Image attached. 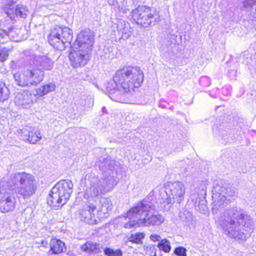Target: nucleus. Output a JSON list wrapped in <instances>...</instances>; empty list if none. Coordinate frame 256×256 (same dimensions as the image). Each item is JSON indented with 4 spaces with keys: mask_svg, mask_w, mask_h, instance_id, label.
<instances>
[{
    "mask_svg": "<svg viewBox=\"0 0 256 256\" xmlns=\"http://www.w3.org/2000/svg\"><path fill=\"white\" fill-rule=\"evenodd\" d=\"M10 92L8 89L4 86L0 84V101L6 100L8 98Z\"/></svg>",
    "mask_w": 256,
    "mask_h": 256,
    "instance_id": "bb28decb",
    "label": "nucleus"
},
{
    "mask_svg": "<svg viewBox=\"0 0 256 256\" xmlns=\"http://www.w3.org/2000/svg\"><path fill=\"white\" fill-rule=\"evenodd\" d=\"M6 189L2 188L0 189V210L2 212H8L14 208V203L12 202L10 196L6 198Z\"/></svg>",
    "mask_w": 256,
    "mask_h": 256,
    "instance_id": "f8f14e48",
    "label": "nucleus"
},
{
    "mask_svg": "<svg viewBox=\"0 0 256 256\" xmlns=\"http://www.w3.org/2000/svg\"><path fill=\"white\" fill-rule=\"evenodd\" d=\"M256 4V0H244L243 2L244 7L246 8H252Z\"/></svg>",
    "mask_w": 256,
    "mask_h": 256,
    "instance_id": "f704fd0d",
    "label": "nucleus"
},
{
    "mask_svg": "<svg viewBox=\"0 0 256 256\" xmlns=\"http://www.w3.org/2000/svg\"><path fill=\"white\" fill-rule=\"evenodd\" d=\"M158 248L160 250L164 251L166 253H169L172 249L170 242L166 239L161 240L160 242L158 244Z\"/></svg>",
    "mask_w": 256,
    "mask_h": 256,
    "instance_id": "a878e982",
    "label": "nucleus"
},
{
    "mask_svg": "<svg viewBox=\"0 0 256 256\" xmlns=\"http://www.w3.org/2000/svg\"><path fill=\"white\" fill-rule=\"evenodd\" d=\"M94 32L90 30L80 32L78 35L74 46L77 52L73 56L72 60L75 68L84 66L89 60V54L94 44Z\"/></svg>",
    "mask_w": 256,
    "mask_h": 256,
    "instance_id": "20e7f679",
    "label": "nucleus"
},
{
    "mask_svg": "<svg viewBox=\"0 0 256 256\" xmlns=\"http://www.w3.org/2000/svg\"><path fill=\"white\" fill-rule=\"evenodd\" d=\"M56 85L50 83L38 88L36 90L37 95L39 96H43L50 92L54 91Z\"/></svg>",
    "mask_w": 256,
    "mask_h": 256,
    "instance_id": "412c9836",
    "label": "nucleus"
},
{
    "mask_svg": "<svg viewBox=\"0 0 256 256\" xmlns=\"http://www.w3.org/2000/svg\"><path fill=\"white\" fill-rule=\"evenodd\" d=\"M156 208L153 204L143 200L132 208L130 216L135 215L140 220L139 223L146 226H157L164 222V217L157 213L153 214Z\"/></svg>",
    "mask_w": 256,
    "mask_h": 256,
    "instance_id": "39448f33",
    "label": "nucleus"
},
{
    "mask_svg": "<svg viewBox=\"0 0 256 256\" xmlns=\"http://www.w3.org/2000/svg\"><path fill=\"white\" fill-rule=\"evenodd\" d=\"M74 48H75L76 49L74 46ZM74 51H75L74 53L72 54V56H70V60H71V61H72V59H74V58H73V56H74V54L76 52H77V50H74ZM72 63H73V62H72ZM72 65H74V64H72ZM74 66V67H75L74 66Z\"/></svg>",
    "mask_w": 256,
    "mask_h": 256,
    "instance_id": "58836bf2",
    "label": "nucleus"
},
{
    "mask_svg": "<svg viewBox=\"0 0 256 256\" xmlns=\"http://www.w3.org/2000/svg\"><path fill=\"white\" fill-rule=\"evenodd\" d=\"M50 245V252H52V254H60L64 252L66 250L65 244L59 240L52 239Z\"/></svg>",
    "mask_w": 256,
    "mask_h": 256,
    "instance_id": "f3484780",
    "label": "nucleus"
},
{
    "mask_svg": "<svg viewBox=\"0 0 256 256\" xmlns=\"http://www.w3.org/2000/svg\"><path fill=\"white\" fill-rule=\"evenodd\" d=\"M144 238V234L138 233L130 238V241L136 244H140Z\"/></svg>",
    "mask_w": 256,
    "mask_h": 256,
    "instance_id": "7c9ffc66",
    "label": "nucleus"
},
{
    "mask_svg": "<svg viewBox=\"0 0 256 256\" xmlns=\"http://www.w3.org/2000/svg\"><path fill=\"white\" fill-rule=\"evenodd\" d=\"M174 253L178 256H187L186 250L184 247L176 248Z\"/></svg>",
    "mask_w": 256,
    "mask_h": 256,
    "instance_id": "473e14b6",
    "label": "nucleus"
},
{
    "mask_svg": "<svg viewBox=\"0 0 256 256\" xmlns=\"http://www.w3.org/2000/svg\"><path fill=\"white\" fill-rule=\"evenodd\" d=\"M42 244L44 246H47L48 244L47 242H42Z\"/></svg>",
    "mask_w": 256,
    "mask_h": 256,
    "instance_id": "ea45409f",
    "label": "nucleus"
},
{
    "mask_svg": "<svg viewBox=\"0 0 256 256\" xmlns=\"http://www.w3.org/2000/svg\"><path fill=\"white\" fill-rule=\"evenodd\" d=\"M202 208H203V210L202 211V212H204V213H205V212H207V207L206 206H204V205H202Z\"/></svg>",
    "mask_w": 256,
    "mask_h": 256,
    "instance_id": "4c0bfd02",
    "label": "nucleus"
},
{
    "mask_svg": "<svg viewBox=\"0 0 256 256\" xmlns=\"http://www.w3.org/2000/svg\"><path fill=\"white\" fill-rule=\"evenodd\" d=\"M56 28L64 44L66 45V44H70L73 40L72 30L67 27L62 28L60 26H56Z\"/></svg>",
    "mask_w": 256,
    "mask_h": 256,
    "instance_id": "6ab92c4d",
    "label": "nucleus"
},
{
    "mask_svg": "<svg viewBox=\"0 0 256 256\" xmlns=\"http://www.w3.org/2000/svg\"><path fill=\"white\" fill-rule=\"evenodd\" d=\"M102 204L101 211L104 214H108L112 209V204L110 201L106 198H102L100 200Z\"/></svg>",
    "mask_w": 256,
    "mask_h": 256,
    "instance_id": "393cba45",
    "label": "nucleus"
},
{
    "mask_svg": "<svg viewBox=\"0 0 256 256\" xmlns=\"http://www.w3.org/2000/svg\"><path fill=\"white\" fill-rule=\"evenodd\" d=\"M37 64H39L44 70H52L54 62L48 56H42L37 57L36 60Z\"/></svg>",
    "mask_w": 256,
    "mask_h": 256,
    "instance_id": "aec40b11",
    "label": "nucleus"
},
{
    "mask_svg": "<svg viewBox=\"0 0 256 256\" xmlns=\"http://www.w3.org/2000/svg\"><path fill=\"white\" fill-rule=\"evenodd\" d=\"M80 249L90 256H100L102 248L99 244L88 242L82 245Z\"/></svg>",
    "mask_w": 256,
    "mask_h": 256,
    "instance_id": "4468645a",
    "label": "nucleus"
},
{
    "mask_svg": "<svg viewBox=\"0 0 256 256\" xmlns=\"http://www.w3.org/2000/svg\"><path fill=\"white\" fill-rule=\"evenodd\" d=\"M132 14L134 20L144 28L154 26L162 20L160 12L154 8L139 6Z\"/></svg>",
    "mask_w": 256,
    "mask_h": 256,
    "instance_id": "0eeeda50",
    "label": "nucleus"
},
{
    "mask_svg": "<svg viewBox=\"0 0 256 256\" xmlns=\"http://www.w3.org/2000/svg\"><path fill=\"white\" fill-rule=\"evenodd\" d=\"M18 104L22 106H27L32 104V95L28 91L22 90L17 94Z\"/></svg>",
    "mask_w": 256,
    "mask_h": 256,
    "instance_id": "a211bd4d",
    "label": "nucleus"
},
{
    "mask_svg": "<svg viewBox=\"0 0 256 256\" xmlns=\"http://www.w3.org/2000/svg\"><path fill=\"white\" fill-rule=\"evenodd\" d=\"M216 221L224 234L232 238L246 240L255 228L251 217L237 206L224 210Z\"/></svg>",
    "mask_w": 256,
    "mask_h": 256,
    "instance_id": "f03ea898",
    "label": "nucleus"
},
{
    "mask_svg": "<svg viewBox=\"0 0 256 256\" xmlns=\"http://www.w3.org/2000/svg\"><path fill=\"white\" fill-rule=\"evenodd\" d=\"M26 74L30 75V85L36 86L40 84L44 78V72L40 70H26Z\"/></svg>",
    "mask_w": 256,
    "mask_h": 256,
    "instance_id": "dca6fc26",
    "label": "nucleus"
},
{
    "mask_svg": "<svg viewBox=\"0 0 256 256\" xmlns=\"http://www.w3.org/2000/svg\"><path fill=\"white\" fill-rule=\"evenodd\" d=\"M132 210V208H131L127 213V218L130 220V222L126 223L124 226V227L127 229L134 228L137 225L138 226H142V224L139 223L140 220L137 218L135 215L134 214L130 216V214H129Z\"/></svg>",
    "mask_w": 256,
    "mask_h": 256,
    "instance_id": "4be33fe9",
    "label": "nucleus"
},
{
    "mask_svg": "<svg viewBox=\"0 0 256 256\" xmlns=\"http://www.w3.org/2000/svg\"><path fill=\"white\" fill-rule=\"evenodd\" d=\"M48 40L50 44L56 50L61 51L64 50L66 48L64 42L62 40L56 28L52 31L48 36Z\"/></svg>",
    "mask_w": 256,
    "mask_h": 256,
    "instance_id": "ddd939ff",
    "label": "nucleus"
},
{
    "mask_svg": "<svg viewBox=\"0 0 256 256\" xmlns=\"http://www.w3.org/2000/svg\"><path fill=\"white\" fill-rule=\"evenodd\" d=\"M227 186L222 182L220 184H216L214 188L213 196L218 194L220 196H226L225 194L227 192Z\"/></svg>",
    "mask_w": 256,
    "mask_h": 256,
    "instance_id": "b1692460",
    "label": "nucleus"
},
{
    "mask_svg": "<svg viewBox=\"0 0 256 256\" xmlns=\"http://www.w3.org/2000/svg\"><path fill=\"white\" fill-rule=\"evenodd\" d=\"M18 136L24 141H28L30 144H35L42 139L40 132H34L32 128L30 126H26L22 130L18 131Z\"/></svg>",
    "mask_w": 256,
    "mask_h": 256,
    "instance_id": "9b49d317",
    "label": "nucleus"
},
{
    "mask_svg": "<svg viewBox=\"0 0 256 256\" xmlns=\"http://www.w3.org/2000/svg\"><path fill=\"white\" fill-rule=\"evenodd\" d=\"M11 6H12L10 4H8L6 7V14L8 15L10 14V10H13L14 8V7L12 8Z\"/></svg>",
    "mask_w": 256,
    "mask_h": 256,
    "instance_id": "e433bc0d",
    "label": "nucleus"
},
{
    "mask_svg": "<svg viewBox=\"0 0 256 256\" xmlns=\"http://www.w3.org/2000/svg\"><path fill=\"white\" fill-rule=\"evenodd\" d=\"M28 10L23 6H17V16H19L21 18H26L28 16Z\"/></svg>",
    "mask_w": 256,
    "mask_h": 256,
    "instance_id": "c756f323",
    "label": "nucleus"
},
{
    "mask_svg": "<svg viewBox=\"0 0 256 256\" xmlns=\"http://www.w3.org/2000/svg\"><path fill=\"white\" fill-rule=\"evenodd\" d=\"M74 184L72 181L62 180L52 190L48 198V204L51 207L58 209L64 206L72 193Z\"/></svg>",
    "mask_w": 256,
    "mask_h": 256,
    "instance_id": "423d86ee",
    "label": "nucleus"
},
{
    "mask_svg": "<svg viewBox=\"0 0 256 256\" xmlns=\"http://www.w3.org/2000/svg\"><path fill=\"white\" fill-rule=\"evenodd\" d=\"M184 216H185L186 220H184L186 222V224L190 225L192 224V222L194 220V216L190 212H186L184 214Z\"/></svg>",
    "mask_w": 256,
    "mask_h": 256,
    "instance_id": "72a5a7b5",
    "label": "nucleus"
},
{
    "mask_svg": "<svg viewBox=\"0 0 256 256\" xmlns=\"http://www.w3.org/2000/svg\"><path fill=\"white\" fill-rule=\"evenodd\" d=\"M96 207L92 204H86L79 210L80 218L82 222L89 224H94L96 223L94 212Z\"/></svg>",
    "mask_w": 256,
    "mask_h": 256,
    "instance_id": "1a4fd4ad",
    "label": "nucleus"
},
{
    "mask_svg": "<svg viewBox=\"0 0 256 256\" xmlns=\"http://www.w3.org/2000/svg\"><path fill=\"white\" fill-rule=\"evenodd\" d=\"M150 239L151 240L153 241L154 242H161L162 238L160 236L156 234H152L150 236Z\"/></svg>",
    "mask_w": 256,
    "mask_h": 256,
    "instance_id": "c9c22d12",
    "label": "nucleus"
},
{
    "mask_svg": "<svg viewBox=\"0 0 256 256\" xmlns=\"http://www.w3.org/2000/svg\"><path fill=\"white\" fill-rule=\"evenodd\" d=\"M18 194L24 198H29L36 192L38 182L35 177L26 172L17 174Z\"/></svg>",
    "mask_w": 256,
    "mask_h": 256,
    "instance_id": "6e6552de",
    "label": "nucleus"
},
{
    "mask_svg": "<svg viewBox=\"0 0 256 256\" xmlns=\"http://www.w3.org/2000/svg\"><path fill=\"white\" fill-rule=\"evenodd\" d=\"M144 74L139 67H124L118 70L112 80L106 82L104 88L110 94V98L116 102L126 103L128 94L142 86Z\"/></svg>",
    "mask_w": 256,
    "mask_h": 256,
    "instance_id": "f257e3e1",
    "label": "nucleus"
},
{
    "mask_svg": "<svg viewBox=\"0 0 256 256\" xmlns=\"http://www.w3.org/2000/svg\"><path fill=\"white\" fill-rule=\"evenodd\" d=\"M96 166L103 176L100 178L90 174L88 178L89 186L84 194V198L87 200L100 197L110 192L115 186L114 174L118 166L116 162L110 157L101 158Z\"/></svg>",
    "mask_w": 256,
    "mask_h": 256,
    "instance_id": "7ed1b4c3",
    "label": "nucleus"
},
{
    "mask_svg": "<svg viewBox=\"0 0 256 256\" xmlns=\"http://www.w3.org/2000/svg\"><path fill=\"white\" fill-rule=\"evenodd\" d=\"M214 207L212 211L214 214H218V212L226 206H228L230 202L227 200L226 196H220L216 194L213 196Z\"/></svg>",
    "mask_w": 256,
    "mask_h": 256,
    "instance_id": "2eb2a0df",
    "label": "nucleus"
},
{
    "mask_svg": "<svg viewBox=\"0 0 256 256\" xmlns=\"http://www.w3.org/2000/svg\"><path fill=\"white\" fill-rule=\"evenodd\" d=\"M104 254L107 256H122V252L120 250H114L110 248H106L104 250Z\"/></svg>",
    "mask_w": 256,
    "mask_h": 256,
    "instance_id": "cd10ccee",
    "label": "nucleus"
},
{
    "mask_svg": "<svg viewBox=\"0 0 256 256\" xmlns=\"http://www.w3.org/2000/svg\"><path fill=\"white\" fill-rule=\"evenodd\" d=\"M26 70H24L22 72L19 73L18 78L17 79L18 84L22 86H29L30 84V75L26 74Z\"/></svg>",
    "mask_w": 256,
    "mask_h": 256,
    "instance_id": "5701e85b",
    "label": "nucleus"
},
{
    "mask_svg": "<svg viewBox=\"0 0 256 256\" xmlns=\"http://www.w3.org/2000/svg\"><path fill=\"white\" fill-rule=\"evenodd\" d=\"M168 186L174 202L180 204L184 200L186 192L184 184L182 182H176L170 184Z\"/></svg>",
    "mask_w": 256,
    "mask_h": 256,
    "instance_id": "9d476101",
    "label": "nucleus"
},
{
    "mask_svg": "<svg viewBox=\"0 0 256 256\" xmlns=\"http://www.w3.org/2000/svg\"><path fill=\"white\" fill-rule=\"evenodd\" d=\"M146 252L149 256H156V248L154 246H149L146 248Z\"/></svg>",
    "mask_w": 256,
    "mask_h": 256,
    "instance_id": "2f4dec72",
    "label": "nucleus"
},
{
    "mask_svg": "<svg viewBox=\"0 0 256 256\" xmlns=\"http://www.w3.org/2000/svg\"><path fill=\"white\" fill-rule=\"evenodd\" d=\"M2 37V34H0V38ZM9 56L8 50L5 48H2L0 47V63L4 62L6 61Z\"/></svg>",
    "mask_w": 256,
    "mask_h": 256,
    "instance_id": "c85d7f7f",
    "label": "nucleus"
}]
</instances>
